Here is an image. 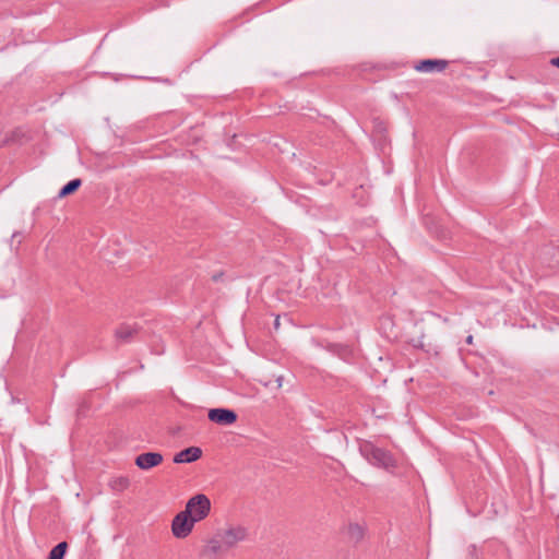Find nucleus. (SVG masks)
<instances>
[{
	"label": "nucleus",
	"instance_id": "nucleus-5",
	"mask_svg": "<svg viewBox=\"0 0 559 559\" xmlns=\"http://www.w3.org/2000/svg\"><path fill=\"white\" fill-rule=\"evenodd\" d=\"M207 417L212 423L222 426H230L237 421V414L229 408H211Z\"/></svg>",
	"mask_w": 559,
	"mask_h": 559
},
{
	"label": "nucleus",
	"instance_id": "nucleus-11",
	"mask_svg": "<svg viewBox=\"0 0 559 559\" xmlns=\"http://www.w3.org/2000/svg\"><path fill=\"white\" fill-rule=\"evenodd\" d=\"M82 185V180L79 178L70 180L68 183H66L59 191L58 197L64 198L67 195H70L74 193Z\"/></svg>",
	"mask_w": 559,
	"mask_h": 559
},
{
	"label": "nucleus",
	"instance_id": "nucleus-1",
	"mask_svg": "<svg viewBox=\"0 0 559 559\" xmlns=\"http://www.w3.org/2000/svg\"><path fill=\"white\" fill-rule=\"evenodd\" d=\"M359 452L370 464L377 467H382L386 471L396 467V461L388 450L378 448L369 441L360 443Z\"/></svg>",
	"mask_w": 559,
	"mask_h": 559
},
{
	"label": "nucleus",
	"instance_id": "nucleus-2",
	"mask_svg": "<svg viewBox=\"0 0 559 559\" xmlns=\"http://www.w3.org/2000/svg\"><path fill=\"white\" fill-rule=\"evenodd\" d=\"M185 511L195 523L200 522L209 515L211 501L205 495L198 493L187 501Z\"/></svg>",
	"mask_w": 559,
	"mask_h": 559
},
{
	"label": "nucleus",
	"instance_id": "nucleus-8",
	"mask_svg": "<svg viewBox=\"0 0 559 559\" xmlns=\"http://www.w3.org/2000/svg\"><path fill=\"white\" fill-rule=\"evenodd\" d=\"M202 455V450L198 447H189L180 452L176 453L174 456V463L182 464V463H192L199 460Z\"/></svg>",
	"mask_w": 559,
	"mask_h": 559
},
{
	"label": "nucleus",
	"instance_id": "nucleus-13",
	"mask_svg": "<svg viewBox=\"0 0 559 559\" xmlns=\"http://www.w3.org/2000/svg\"><path fill=\"white\" fill-rule=\"evenodd\" d=\"M68 549V544L61 542L57 544L49 552L48 559H63Z\"/></svg>",
	"mask_w": 559,
	"mask_h": 559
},
{
	"label": "nucleus",
	"instance_id": "nucleus-12",
	"mask_svg": "<svg viewBox=\"0 0 559 559\" xmlns=\"http://www.w3.org/2000/svg\"><path fill=\"white\" fill-rule=\"evenodd\" d=\"M365 531L364 527L357 523H352L348 525V537L352 542L358 543L364 538Z\"/></svg>",
	"mask_w": 559,
	"mask_h": 559
},
{
	"label": "nucleus",
	"instance_id": "nucleus-18",
	"mask_svg": "<svg viewBox=\"0 0 559 559\" xmlns=\"http://www.w3.org/2000/svg\"><path fill=\"white\" fill-rule=\"evenodd\" d=\"M121 481H122V486H127L128 485V479L121 478Z\"/></svg>",
	"mask_w": 559,
	"mask_h": 559
},
{
	"label": "nucleus",
	"instance_id": "nucleus-9",
	"mask_svg": "<svg viewBox=\"0 0 559 559\" xmlns=\"http://www.w3.org/2000/svg\"><path fill=\"white\" fill-rule=\"evenodd\" d=\"M138 334V329L129 324H122L116 330V337L122 343H129Z\"/></svg>",
	"mask_w": 559,
	"mask_h": 559
},
{
	"label": "nucleus",
	"instance_id": "nucleus-7",
	"mask_svg": "<svg viewBox=\"0 0 559 559\" xmlns=\"http://www.w3.org/2000/svg\"><path fill=\"white\" fill-rule=\"evenodd\" d=\"M163 462V455L158 452H144L135 457V465L143 471L151 469Z\"/></svg>",
	"mask_w": 559,
	"mask_h": 559
},
{
	"label": "nucleus",
	"instance_id": "nucleus-15",
	"mask_svg": "<svg viewBox=\"0 0 559 559\" xmlns=\"http://www.w3.org/2000/svg\"><path fill=\"white\" fill-rule=\"evenodd\" d=\"M550 64L559 69V56L550 60Z\"/></svg>",
	"mask_w": 559,
	"mask_h": 559
},
{
	"label": "nucleus",
	"instance_id": "nucleus-6",
	"mask_svg": "<svg viewBox=\"0 0 559 559\" xmlns=\"http://www.w3.org/2000/svg\"><path fill=\"white\" fill-rule=\"evenodd\" d=\"M449 61L443 59H424L414 66V69L418 72L431 73L442 72L447 69Z\"/></svg>",
	"mask_w": 559,
	"mask_h": 559
},
{
	"label": "nucleus",
	"instance_id": "nucleus-16",
	"mask_svg": "<svg viewBox=\"0 0 559 559\" xmlns=\"http://www.w3.org/2000/svg\"><path fill=\"white\" fill-rule=\"evenodd\" d=\"M336 347H337V348L343 349L344 352H346V348H345V347H342V346H340V345H335V344H331V345H329V349H330V350H334V348H336Z\"/></svg>",
	"mask_w": 559,
	"mask_h": 559
},
{
	"label": "nucleus",
	"instance_id": "nucleus-19",
	"mask_svg": "<svg viewBox=\"0 0 559 559\" xmlns=\"http://www.w3.org/2000/svg\"><path fill=\"white\" fill-rule=\"evenodd\" d=\"M472 341H473V336H472V335H469V336L466 338V342H467V343H472Z\"/></svg>",
	"mask_w": 559,
	"mask_h": 559
},
{
	"label": "nucleus",
	"instance_id": "nucleus-3",
	"mask_svg": "<svg viewBox=\"0 0 559 559\" xmlns=\"http://www.w3.org/2000/svg\"><path fill=\"white\" fill-rule=\"evenodd\" d=\"M195 522L186 511L179 512L173 520L171 532L176 538H186L193 530Z\"/></svg>",
	"mask_w": 559,
	"mask_h": 559
},
{
	"label": "nucleus",
	"instance_id": "nucleus-14",
	"mask_svg": "<svg viewBox=\"0 0 559 559\" xmlns=\"http://www.w3.org/2000/svg\"><path fill=\"white\" fill-rule=\"evenodd\" d=\"M223 276H224V273L223 272H218V273H215V274L212 275V280L214 282H218Z\"/></svg>",
	"mask_w": 559,
	"mask_h": 559
},
{
	"label": "nucleus",
	"instance_id": "nucleus-17",
	"mask_svg": "<svg viewBox=\"0 0 559 559\" xmlns=\"http://www.w3.org/2000/svg\"><path fill=\"white\" fill-rule=\"evenodd\" d=\"M278 326H280V317H277V318L275 319V321H274V328H275V329H278Z\"/></svg>",
	"mask_w": 559,
	"mask_h": 559
},
{
	"label": "nucleus",
	"instance_id": "nucleus-10",
	"mask_svg": "<svg viewBox=\"0 0 559 559\" xmlns=\"http://www.w3.org/2000/svg\"><path fill=\"white\" fill-rule=\"evenodd\" d=\"M219 539L221 536L217 533L212 539L209 540L205 547V552L209 555H217L222 551H226L227 549H225V545L222 542H219Z\"/></svg>",
	"mask_w": 559,
	"mask_h": 559
},
{
	"label": "nucleus",
	"instance_id": "nucleus-4",
	"mask_svg": "<svg viewBox=\"0 0 559 559\" xmlns=\"http://www.w3.org/2000/svg\"><path fill=\"white\" fill-rule=\"evenodd\" d=\"M222 542L225 545V549L235 547L239 542L247 538V530L242 526L229 527L225 531L218 532Z\"/></svg>",
	"mask_w": 559,
	"mask_h": 559
}]
</instances>
